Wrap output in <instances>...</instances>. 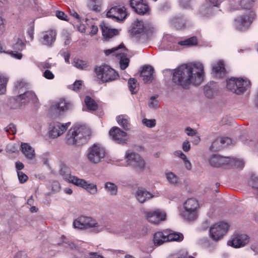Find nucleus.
Instances as JSON below:
<instances>
[{"label":"nucleus","mask_w":258,"mask_h":258,"mask_svg":"<svg viewBox=\"0 0 258 258\" xmlns=\"http://www.w3.org/2000/svg\"><path fill=\"white\" fill-rule=\"evenodd\" d=\"M25 84L23 82H17L16 89L20 95L16 97V101L20 104H25L30 101L36 102L37 99L35 93L31 91H26Z\"/></svg>","instance_id":"6e6552de"},{"label":"nucleus","mask_w":258,"mask_h":258,"mask_svg":"<svg viewBox=\"0 0 258 258\" xmlns=\"http://www.w3.org/2000/svg\"><path fill=\"white\" fill-rule=\"evenodd\" d=\"M6 132L12 134H15L16 133V127L13 123H10L7 127L5 128Z\"/></svg>","instance_id":"603ef678"},{"label":"nucleus","mask_w":258,"mask_h":258,"mask_svg":"<svg viewBox=\"0 0 258 258\" xmlns=\"http://www.w3.org/2000/svg\"><path fill=\"white\" fill-rule=\"evenodd\" d=\"M55 16L58 19L64 20L68 21V16L63 12L60 11H56L55 12Z\"/></svg>","instance_id":"864d4df0"},{"label":"nucleus","mask_w":258,"mask_h":258,"mask_svg":"<svg viewBox=\"0 0 258 258\" xmlns=\"http://www.w3.org/2000/svg\"><path fill=\"white\" fill-rule=\"evenodd\" d=\"M153 242L156 245H160L165 242H167L166 231H159L154 234Z\"/></svg>","instance_id":"2f4dec72"},{"label":"nucleus","mask_w":258,"mask_h":258,"mask_svg":"<svg viewBox=\"0 0 258 258\" xmlns=\"http://www.w3.org/2000/svg\"><path fill=\"white\" fill-rule=\"evenodd\" d=\"M249 239L248 236L246 234H236L228 241L227 244L234 248H239L247 244L249 242Z\"/></svg>","instance_id":"2eb2a0df"},{"label":"nucleus","mask_w":258,"mask_h":258,"mask_svg":"<svg viewBox=\"0 0 258 258\" xmlns=\"http://www.w3.org/2000/svg\"><path fill=\"white\" fill-rule=\"evenodd\" d=\"M222 148L219 139H216L213 141L210 147V149L213 151H217Z\"/></svg>","instance_id":"49530a36"},{"label":"nucleus","mask_w":258,"mask_h":258,"mask_svg":"<svg viewBox=\"0 0 258 258\" xmlns=\"http://www.w3.org/2000/svg\"><path fill=\"white\" fill-rule=\"evenodd\" d=\"M74 228L78 229H87L92 228V232L98 233L103 231L115 233L116 232V226L104 220H96L90 217L80 216L75 219L73 224Z\"/></svg>","instance_id":"f03ea898"},{"label":"nucleus","mask_w":258,"mask_h":258,"mask_svg":"<svg viewBox=\"0 0 258 258\" xmlns=\"http://www.w3.org/2000/svg\"><path fill=\"white\" fill-rule=\"evenodd\" d=\"M124 46L120 45L119 46L109 49L104 50V53L106 55H109L112 54L116 58L119 60L120 67L121 70H125L128 66L130 60L126 57V53L124 52L125 50H123Z\"/></svg>","instance_id":"9d476101"},{"label":"nucleus","mask_w":258,"mask_h":258,"mask_svg":"<svg viewBox=\"0 0 258 258\" xmlns=\"http://www.w3.org/2000/svg\"><path fill=\"white\" fill-rule=\"evenodd\" d=\"M85 102L88 109L91 111L96 110L98 108V105L95 101L89 96H86Z\"/></svg>","instance_id":"c9c22d12"},{"label":"nucleus","mask_w":258,"mask_h":258,"mask_svg":"<svg viewBox=\"0 0 258 258\" xmlns=\"http://www.w3.org/2000/svg\"><path fill=\"white\" fill-rule=\"evenodd\" d=\"M256 15L254 12L251 11L248 15H242L237 17L234 20L236 28L240 31H243L247 29L255 19Z\"/></svg>","instance_id":"f8f14e48"},{"label":"nucleus","mask_w":258,"mask_h":258,"mask_svg":"<svg viewBox=\"0 0 258 258\" xmlns=\"http://www.w3.org/2000/svg\"><path fill=\"white\" fill-rule=\"evenodd\" d=\"M90 132L84 126L71 127L67 133L66 142L70 145H81L89 139Z\"/></svg>","instance_id":"7ed1b4c3"},{"label":"nucleus","mask_w":258,"mask_h":258,"mask_svg":"<svg viewBox=\"0 0 258 258\" xmlns=\"http://www.w3.org/2000/svg\"><path fill=\"white\" fill-rule=\"evenodd\" d=\"M56 32L55 30H49L43 33L42 43L43 45L51 46L55 40Z\"/></svg>","instance_id":"bb28decb"},{"label":"nucleus","mask_w":258,"mask_h":258,"mask_svg":"<svg viewBox=\"0 0 258 258\" xmlns=\"http://www.w3.org/2000/svg\"><path fill=\"white\" fill-rule=\"evenodd\" d=\"M142 124L149 128H152L155 126L156 121L155 119H147L144 118L142 120Z\"/></svg>","instance_id":"c03bdc74"},{"label":"nucleus","mask_w":258,"mask_h":258,"mask_svg":"<svg viewBox=\"0 0 258 258\" xmlns=\"http://www.w3.org/2000/svg\"><path fill=\"white\" fill-rule=\"evenodd\" d=\"M157 97L152 96L151 97L150 101L148 103V105L150 108H156L158 107L159 102L156 99Z\"/></svg>","instance_id":"09e8293b"},{"label":"nucleus","mask_w":258,"mask_h":258,"mask_svg":"<svg viewBox=\"0 0 258 258\" xmlns=\"http://www.w3.org/2000/svg\"><path fill=\"white\" fill-rule=\"evenodd\" d=\"M167 242L171 241H181L183 239V235L180 233H170L166 232Z\"/></svg>","instance_id":"f704fd0d"},{"label":"nucleus","mask_w":258,"mask_h":258,"mask_svg":"<svg viewBox=\"0 0 258 258\" xmlns=\"http://www.w3.org/2000/svg\"><path fill=\"white\" fill-rule=\"evenodd\" d=\"M253 1H229V9L230 11L250 10L253 7Z\"/></svg>","instance_id":"6ab92c4d"},{"label":"nucleus","mask_w":258,"mask_h":258,"mask_svg":"<svg viewBox=\"0 0 258 258\" xmlns=\"http://www.w3.org/2000/svg\"><path fill=\"white\" fill-rule=\"evenodd\" d=\"M154 69L150 66H145L141 73V77L145 83H150L154 79Z\"/></svg>","instance_id":"393cba45"},{"label":"nucleus","mask_w":258,"mask_h":258,"mask_svg":"<svg viewBox=\"0 0 258 258\" xmlns=\"http://www.w3.org/2000/svg\"><path fill=\"white\" fill-rule=\"evenodd\" d=\"M97 78L101 83H107L115 81L119 78L117 72L106 64L97 66L95 69Z\"/></svg>","instance_id":"20e7f679"},{"label":"nucleus","mask_w":258,"mask_h":258,"mask_svg":"<svg viewBox=\"0 0 258 258\" xmlns=\"http://www.w3.org/2000/svg\"><path fill=\"white\" fill-rule=\"evenodd\" d=\"M70 124V122L66 123H61L58 122L54 123L49 132V137L54 139L60 136L66 131Z\"/></svg>","instance_id":"dca6fc26"},{"label":"nucleus","mask_w":258,"mask_h":258,"mask_svg":"<svg viewBox=\"0 0 258 258\" xmlns=\"http://www.w3.org/2000/svg\"><path fill=\"white\" fill-rule=\"evenodd\" d=\"M98 31V28L97 26L92 25L91 27V31L89 32V34L91 36H93L97 33Z\"/></svg>","instance_id":"0e129e2a"},{"label":"nucleus","mask_w":258,"mask_h":258,"mask_svg":"<svg viewBox=\"0 0 258 258\" xmlns=\"http://www.w3.org/2000/svg\"><path fill=\"white\" fill-rule=\"evenodd\" d=\"M59 174L66 181L74 184H75L78 180L77 179H79L77 176L72 175L69 168L64 165L61 166Z\"/></svg>","instance_id":"5701e85b"},{"label":"nucleus","mask_w":258,"mask_h":258,"mask_svg":"<svg viewBox=\"0 0 258 258\" xmlns=\"http://www.w3.org/2000/svg\"><path fill=\"white\" fill-rule=\"evenodd\" d=\"M77 180L75 185L84 188L92 195H95L97 193L98 190L96 184L94 183H88L85 180L79 178Z\"/></svg>","instance_id":"b1692460"},{"label":"nucleus","mask_w":258,"mask_h":258,"mask_svg":"<svg viewBox=\"0 0 258 258\" xmlns=\"http://www.w3.org/2000/svg\"><path fill=\"white\" fill-rule=\"evenodd\" d=\"M135 196L137 200L141 203H144L154 197L152 194L143 188H138Z\"/></svg>","instance_id":"4be33fe9"},{"label":"nucleus","mask_w":258,"mask_h":258,"mask_svg":"<svg viewBox=\"0 0 258 258\" xmlns=\"http://www.w3.org/2000/svg\"><path fill=\"white\" fill-rule=\"evenodd\" d=\"M189 1H180L179 5L182 8H188L189 7Z\"/></svg>","instance_id":"338daca9"},{"label":"nucleus","mask_w":258,"mask_h":258,"mask_svg":"<svg viewBox=\"0 0 258 258\" xmlns=\"http://www.w3.org/2000/svg\"><path fill=\"white\" fill-rule=\"evenodd\" d=\"M116 120L118 123L121 125L125 130H128L130 128L131 124L130 118L126 115H120L116 117Z\"/></svg>","instance_id":"473e14b6"},{"label":"nucleus","mask_w":258,"mask_h":258,"mask_svg":"<svg viewBox=\"0 0 258 258\" xmlns=\"http://www.w3.org/2000/svg\"><path fill=\"white\" fill-rule=\"evenodd\" d=\"M213 86L215 87L216 86L215 83L210 84L207 85L204 88L205 95L209 98H212L214 95L216 93V90L212 88L211 87Z\"/></svg>","instance_id":"58836bf2"},{"label":"nucleus","mask_w":258,"mask_h":258,"mask_svg":"<svg viewBox=\"0 0 258 258\" xmlns=\"http://www.w3.org/2000/svg\"><path fill=\"white\" fill-rule=\"evenodd\" d=\"M174 27L180 29L185 27V19L182 17L174 18L172 20Z\"/></svg>","instance_id":"ea45409f"},{"label":"nucleus","mask_w":258,"mask_h":258,"mask_svg":"<svg viewBox=\"0 0 258 258\" xmlns=\"http://www.w3.org/2000/svg\"><path fill=\"white\" fill-rule=\"evenodd\" d=\"M106 155L105 149L100 144H94L87 150L86 157L89 162L98 164L104 161Z\"/></svg>","instance_id":"39448f33"},{"label":"nucleus","mask_w":258,"mask_h":258,"mask_svg":"<svg viewBox=\"0 0 258 258\" xmlns=\"http://www.w3.org/2000/svg\"><path fill=\"white\" fill-rule=\"evenodd\" d=\"M174 155L175 156L180 158L183 160L187 158L186 156L180 150L174 152Z\"/></svg>","instance_id":"680f3d73"},{"label":"nucleus","mask_w":258,"mask_h":258,"mask_svg":"<svg viewBox=\"0 0 258 258\" xmlns=\"http://www.w3.org/2000/svg\"><path fill=\"white\" fill-rule=\"evenodd\" d=\"M104 189L111 196H115L117 195L118 187L113 182H106L104 184Z\"/></svg>","instance_id":"72a5a7b5"},{"label":"nucleus","mask_w":258,"mask_h":258,"mask_svg":"<svg viewBox=\"0 0 258 258\" xmlns=\"http://www.w3.org/2000/svg\"><path fill=\"white\" fill-rule=\"evenodd\" d=\"M250 184L252 188L255 189L256 194L258 195V177H252Z\"/></svg>","instance_id":"6e6d98bb"},{"label":"nucleus","mask_w":258,"mask_h":258,"mask_svg":"<svg viewBox=\"0 0 258 258\" xmlns=\"http://www.w3.org/2000/svg\"><path fill=\"white\" fill-rule=\"evenodd\" d=\"M102 35L105 40H108L113 36L118 34V30L116 29H112L106 26L105 24L101 25Z\"/></svg>","instance_id":"cd10ccee"},{"label":"nucleus","mask_w":258,"mask_h":258,"mask_svg":"<svg viewBox=\"0 0 258 258\" xmlns=\"http://www.w3.org/2000/svg\"><path fill=\"white\" fill-rule=\"evenodd\" d=\"M222 148L225 147L226 146L229 145L231 144V140L228 137H223L219 139Z\"/></svg>","instance_id":"5fc2aeb1"},{"label":"nucleus","mask_w":258,"mask_h":258,"mask_svg":"<svg viewBox=\"0 0 258 258\" xmlns=\"http://www.w3.org/2000/svg\"><path fill=\"white\" fill-rule=\"evenodd\" d=\"M204 70L200 62L183 64L173 71L172 81L175 84L187 88L191 84L199 85L203 81Z\"/></svg>","instance_id":"f257e3e1"},{"label":"nucleus","mask_w":258,"mask_h":258,"mask_svg":"<svg viewBox=\"0 0 258 258\" xmlns=\"http://www.w3.org/2000/svg\"><path fill=\"white\" fill-rule=\"evenodd\" d=\"M109 136L115 142L124 144L127 141V134L117 126L112 127L109 131Z\"/></svg>","instance_id":"4468645a"},{"label":"nucleus","mask_w":258,"mask_h":258,"mask_svg":"<svg viewBox=\"0 0 258 258\" xmlns=\"http://www.w3.org/2000/svg\"><path fill=\"white\" fill-rule=\"evenodd\" d=\"M61 55L64 57L66 62L67 63H70V54L68 51H63L60 52Z\"/></svg>","instance_id":"e2e57ef3"},{"label":"nucleus","mask_w":258,"mask_h":258,"mask_svg":"<svg viewBox=\"0 0 258 258\" xmlns=\"http://www.w3.org/2000/svg\"><path fill=\"white\" fill-rule=\"evenodd\" d=\"M145 214L148 221L154 224H158L166 219L165 213L160 210L147 212Z\"/></svg>","instance_id":"f3484780"},{"label":"nucleus","mask_w":258,"mask_h":258,"mask_svg":"<svg viewBox=\"0 0 258 258\" xmlns=\"http://www.w3.org/2000/svg\"><path fill=\"white\" fill-rule=\"evenodd\" d=\"M125 158L127 164L137 172H143L146 167L144 160L137 153L133 152H126Z\"/></svg>","instance_id":"1a4fd4ad"},{"label":"nucleus","mask_w":258,"mask_h":258,"mask_svg":"<svg viewBox=\"0 0 258 258\" xmlns=\"http://www.w3.org/2000/svg\"><path fill=\"white\" fill-rule=\"evenodd\" d=\"M177 43L180 45L184 46L196 45L197 44V39L196 37L194 36L182 41H179Z\"/></svg>","instance_id":"e433bc0d"},{"label":"nucleus","mask_w":258,"mask_h":258,"mask_svg":"<svg viewBox=\"0 0 258 258\" xmlns=\"http://www.w3.org/2000/svg\"><path fill=\"white\" fill-rule=\"evenodd\" d=\"M43 76L46 79L49 80L53 79L54 77L53 73L50 71L48 70L45 71V72L43 73Z\"/></svg>","instance_id":"bf43d9fd"},{"label":"nucleus","mask_w":258,"mask_h":258,"mask_svg":"<svg viewBox=\"0 0 258 258\" xmlns=\"http://www.w3.org/2000/svg\"><path fill=\"white\" fill-rule=\"evenodd\" d=\"M228 225L225 222H219L212 225L209 229L210 236L215 241L221 239L226 234Z\"/></svg>","instance_id":"9b49d317"},{"label":"nucleus","mask_w":258,"mask_h":258,"mask_svg":"<svg viewBox=\"0 0 258 258\" xmlns=\"http://www.w3.org/2000/svg\"><path fill=\"white\" fill-rule=\"evenodd\" d=\"M21 151L27 159L32 160L35 159V150L29 144L22 142L21 144Z\"/></svg>","instance_id":"a878e982"},{"label":"nucleus","mask_w":258,"mask_h":258,"mask_svg":"<svg viewBox=\"0 0 258 258\" xmlns=\"http://www.w3.org/2000/svg\"><path fill=\"white\" fill-rule=\"evenodd\" d=\"M5 53L9 54L12 57L17 59H21L22 57V54L17 51H6Z\"/></svg>","instance_id":"13d9d810"},{"label":"nucleus","mask_w":258,"mask_h":258,"mask_svg":"<svg viewBox=\"0 0 258 258\" xmlns=\"http://www.w3.org/2000/svg\"><path fill=\"white\" fill-rule=\"evenodd\" d=\"M165 177L167 181L174 186H177L180 183V180L179 177L174 173L168 171L165 173Z\"/></svg>","instance_id":"7c9ffc66"},{"label":"nucleus","mask_w":258,"mask_h":258,"mask_svg":"<svg viewBox=\"0 0 258 258\" xmlns=\"http://www.w3.org/2000/svg\"><path fill=\"white\" fill-rule=\"evenodd\" d=\"M209 163L212 166L219 167L230 163V158L214 155L210 159Z\"/></svg>","instance_id":"412c9836"},{"label":"nucleus","mask_w":258,"mask_h":258,"mask_svg":"<svg viewBox=\"0 0 258 258\" xmlns=\"http://www.w3.org/2000/svg\"><path fill=\"white\" fill-rule=\"evenodd\" d=\"M62 239H63L62 244L64 246L70 247L71 249L76 248V245L73 242L69 241L66 237L62 236Z\"/></svg>","instance_id":"8fccbe9b"},{"label":"nucleus","mask_w":258,"mask_h":258,"mask_svg":"<svg viewBox=\"0 0 258 258\" xmlns=\"http://www.w3.org/2000/svg\"><path fill=\"white\" fill-rule=\"evenodd\" d=\"M90 258H104L101 255L98 254L96 252H90L89 253Z\"/></svg>","instance_id":"774afa93"},{"label":"nucleus","mask_w":258,"mask_h":258,"mask_svg":"<svg viewBox=\"0 0 258 258\" xmlns=\"http://www.w3.org/2000/svg\"><path fill=\"white\" fill-rule=\"evenodd\" d=\"M82 82L81 80L76 81L74 84L69 87V88L74 90V91H78L79 90L81 86H82Z\"/></svg>","instance_id":"3c124183"},{"label":"nucleus","mask_w":258,"mask_h":258,"mask_svg":"<svg viewBox=\"0 0 258 258\" xmlns=\"http://www.w3.org/2000/svg\"><path fill=\"white\" fill-rule=\"evenodd\" d=\"M87 6L90 10L96 12H100L101 10V5L99 1H89Z\"/></svg>","instance_id":"a19ab883"},{"label":"nucleus","mask_w":258,"mask_h":258,"mask_svg":"<svg viewBox=\"0 0 258 258\" xmlns=\"http://www.w3.org/2000/svg\"><path fill=\"white\" fill-rule=\"evenodd\" d=\"M73 64L77 68L81 70L85 69L88 67L87 63L85 61L79 59H74Z\"/></svg>","instance_id":"37998d69"},{"label":"nucleus","mask_w":258,"mask_h":258,"mask_svg":"<svg viewBox=\"0 0 258 258\" xmlns=\"http://www.w3.org/2000/svg\"><path fill=\"white\" fill-rule=\"evenodd\" d=\"M17 175L19 181L21 183L26 182L28 179L27 175L20 171H17Z\"/></svg>","instance_id":"de8ad7c7"},{"label":"nucleus","mask_w":258,"mask_h":258,"mask_svg":"<svg viewBox=\"0 0 258 258\" xmlns=\"http://www.w3.org/2000/svg\"><path fill=\"white\" fill-rule=\"evenodd\" d=\"M127 15L128 14L124 7L120 6L112 7L106 14L107 17L110 18L118 22L123 21Z\"/></svg>","instance_id":"ddd939ff"},{"label":"nucleus","mask_w":258,"mask_h":258,"mask_svg":"<svg viewBox=\"0 0 258 258\" xmlns=\"http://www.w3.org/2000/svg\"><path fill=\"white\" fill-rule=\"evenodd\" d=\"M130 2L132 8L139 15H144L149 11V7L146 1Z\"/></svg>","instance_id":"aec40b11"},{"label":"nucleus","mask_w":258,"mask_h":258,"mask_svg":"<svg viewBox=\"0 0 258 258\" xmlns=\"http://www.w3.org/2000/svg\"><path fill=\"white\" fill-rule=\"evenodd\" d=\"M250 86V81L246 79L233 77L227 80V89L238 95L243 93Z\"/></svg>","instance_id":"423d86ee"},{"label":"nucleus","mask_w":258,"mask_h":258,"mask_svg":"<svg viewBox=\"0 0 258 258\" xmlns=\"http://www.w3.org/2000/svg\"><path fill=\"white\" fill-rule=\"evenodd\" d=\"M182 149L184 152H188L190 149V145L189 141H185L183 142Z\"/></svg>","instance_id":"052dcab7"},{"label":"nucleus","mask_w":258,"mask_h":258,"mask_svg":"<svg viewBox=\"0 0 258 258\" xmlns=\"http://www.w3.org/2000/svg\"><path fill=\"white\" fill-rule=\"evenodd\" d=\"M72 106V104L71 102L61 98L51 105V109L59 114H62L70 109Z\"/></svg>","instance_id":"a211bd4d"},{"label":"nucleus","mask_w":258,"mask_h":258,"mask_svg":"<svg viewBox=\"0 0 258 258\" xmlns=\"http://www.w3.org/2000/svg\"><path fill=\"white\" fill-rule=\"evenodd\" d=\"M199 208L197 200L193 198L187 199L183 204L184 211L182 213L183 217L189 221L195 220L198 216Z\"/></svg>","instance_id":"0eeeda50"},{"label":"nucleus","mask_w":258,"mask_h":258,"mask_svg":"<svg viewBox=\"0 0 258 258\" xmlns=\"http://www.w3.org/2000/svg\"><path fill=\"white\" fill-rule=\"evenodd\" d=\"M229 165H234L237 168H242L244 166V162L241 159H236L230 158V163Z\"/></svg>","instance_id":"a18cd8bd"},{"label":"nucleus","mask_w":258,"mask_h":258,"mask_svg":"<svg viewBox=\"0 0 258 258\" xmlns=\"http://www.w3.org/2000/svg\"><path fill=\"white\" fill-rule=\"evenodd\" d=\"M128 88L132 94L136 93L139 90V84L134 78H131L128 81Z\"/></svg>","instance_id":"4c0bfd02"},{"label":"nucleus","mask_w":258,"mask_h":258,"mask_svg":"<svg viewBox=\"0 0 258 258\" xmlns=\"http://www.w3.org/2000/svg\"><path fill=\"white\" fill-rule=\"evenodd\" d=\"M210 4L207 7H202L200 12L201 15L204 17H209L213 12V7H218L220 5V1H209Z\"/></svg>","instance_id":"c756f323"},{"label":"nucleus","mask_w":258,"mask_h":258,"mask_svg":"<svg viewBox=\"0 0 258 258\" xmlns=\"http://www.w3.org/2000/svg\"><path fill=\"white\" fill-rule=\"evenodd\" d=\"M212 71L215 77L218 78L223 77L225 72L223 62L221 60L217 61L213 65Z\"/></svg>","instance_id":"c85d7f7f"},{"label":"nucleus","mask_w":258,"mask_h":258,"mask_svg":"<svg viewBox=\"0 0 258 258\" xmlns=\"http://www.w3.org/2000/svg\"><path fill=\"white\" fill-rule=\"evenodd\" d=\"M185 133L188 136L194 137L197 134L196 130L191 128L190 127H186L184 130Z\"/></svg>","instance_id":"4d7b16f0"},{"label":"nucleus","mask_w":258,"mask_h":258,"mask_svg":"<svg viewBox=\"0 0 258 258\" xmlns=\"http://www.w3.org/2000/svg\"><path fill=\"white\" fill-rule=\"evenodd\" d=\"M8 81V78L0 74V95L5 93Z\"/></svg>","instance_id":"79ce46f5"},{"label":"nucleus","mask_w":258,"mask_h":258,"mask_svg":"<svg viewBox=\"0 0 258 258\" xmlns=\"http://www.w3.org/2000/svg\"><path fill=\"white\" fill-rule=\"evenodd\" d=\"M41 159L44 165L47 166H49V158L47 154H43L41 157Z\"/></svg>","instance_id":"69168bd1"}]
</instances>
